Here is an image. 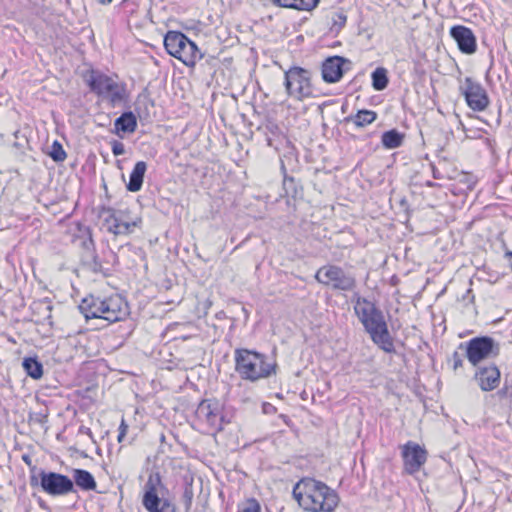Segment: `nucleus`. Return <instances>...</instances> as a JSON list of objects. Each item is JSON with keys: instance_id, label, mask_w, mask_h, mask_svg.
Here are the masks:
<instances>
[{"instance_id": "aec40b11", "label": "nucleus", "mask_w": 512, "mask_h": 512, "mask_svg": "<svg viewBox=\"0 0 512 512\" xmlns=\"http://www.w3.org/2000/svg\"><path fill=\"white\" fill-rule=\"evenodd\" d=\"M73 479L76 485L83 490H94L96 488V481L94 477L86 470L75 469L73 472Z\"/></svg>"}, {"instance_id": "a211bd4d", "label": "nucleus", "mask_w": 512, "mask_h": 512, "mask_svg": "<svg viewBox=\"0 0 512 512\" xmlns=\"http://www.w3.org/2000/svg\"><path fill=\"white\" fill-rule=\"evenodd\" d=\"M344 62V58L339 56L328 58L322 65L323 79L328 83L339 81L343 75Z\"/></svg>"}, {"instance_id": "f3484780", "label": "nucleus", "mask_w": 512, "mask_h": 512, "mask_svg": "<svg viewBox=\"0 0 512 512\" xmlns=\"http://www.w3.org/2000/svg\"><path fill=\"white\" fill-rule=\"evenodd\" d=\"M475 378L483 391H491L499 385L500 372L496 366H488L481 368Z\"/></svg>"}, {"instance_id": "2f4dec72", "label": "nucleus", "mask_w": 512, "mask_h": 512, "mask_svg": "<svg viewBox=\"0 0 512 512\" xmlns=\"http://www.w3.org/2000/svg\"><path fill=\"white\" fill-rule=\"evenodd\" d=\"M453 361H454L453 367H454L455 370L462 366V360H461V358L459 357V355L457 353H454Z\"/></svg>"}, {"instance_id": "f03ea898", "label": "nucleus", "mask_w": 512, "mask_h": 512, "mask_svg": "<svg viewBox=\"0 0 512 512\" xmlns=\"http://www.w3.org/2000/svg\"><path fill=\"white\" fill-rule=\"evenodd\" d=\"M354 311L372 341L383 351L391 353L394 344L382 312L366 298L355 295Z\"/></svg>"}, {"instance_id": "f8f14e48", "label": "nucleus", "mask_w": 512, "mask_h": 512, "mask_svg": "<svg viewBox=\"0 0 512 512\" xmlns=\"http://www.w3.org/2000/svg\"><path fill=\"white\" fill-rule=\"evenodd\" d=\"M467 358L472 365H477L482 360L497 353L494 341L489 337L474 338L467 344Z\"/></svg>"}, {"instance_id": "412c9836", "label": "nucleus", "mask_w": 512, "mask_h": 512, "mask_svg": "<svg viewBox=\"0 0 512 512\" xmlns=\"http://www.w3.org/2000/svg\"><path fill=\"white\" fill-rule=\"evenodd\" d=\"M137 127V121L133 113L127 112L122 114L115 121V129L117 132L132 133Z\"/></svg>"}, {"instance_id": "423d86ee", "label": "nucleus", "mask_w": 512, "mask_h": 512, "mask_svg": "<svg viewBox=\"0 0 512 512\" xmlns=\"http://www.w3.org/2000/svg\"><path fill=\"white\" fill-rule=\"evenodd\" d=\"M165 490L158 473H151L144 486L143 506L149 512H175V506L163 497Z\"/></svg>"}, {"instance_id": "7ed1b4c3", "label": "nucleus", "mask_w": 512, "mask_h": 512, "mask_svg": "<svg viewBox=\"0 0 512 512\" xmlns=\"http://www.w3.org/2000/svg\"><path fill=\"white\" fill-rule=\"evenodd\" d=\"M86 319L99 318L114 323L126 318L129 314L127 302L118 294L101 298L89 296L79 305Z\"/></svg>"}, {"instance_id": "f704fd0d", "label": "nucleus", "mask_w": 512, "mask_h": 512, "mask_svg": "<svg viewBox=\"0 0 512 512\" xmlns=\"http://www.w3.org/2000/svg\"><path fill=\"white\" fill-rule=\"evenodd\" d=\"M434 178H440L439 173H436V171H434Z\"/></svg>"}, {"instance_id": "c756f323", "label": "nucleus", "mask_w": 512, "mask_h": 512, "mask_svg": "<svg viewBox=\"0 0 512 512\" xmlns=\"http://www.w3.org/2000/svg\"><path fill=\"white\" fill-rule=\"evenodd\" d=\"M113 154L116 156L122 155L124 153V146L122 143L116 142L112 147Z\"/></svg>"}, {"instance_id": "dca6fc26", "label": "nucleus", "mask_w": 512, "mask_h": 512, "mask_svg": "<svg viewBox=\"0 0 512 512\" xmlns=\"http://www.w3.org/2000/svg\"><path fill=\"white\" fill-rule=\"evenodd\" d=\"M450 35L457 42L461 52L473 54L476 51V37L468 27L462 25L453 26L450 29Z\"/></svg>"}, {"instance_id": "1a4fd4ad", "label": "nucleus", "mask_w": 512, "mask_h": 512, "mask_svg": "<svg viewBox=\"0 0 512 512\" xmlns=\"http://www.w3.org/2000/svg\"><path fill=\"white\" fill-rule=\"evenodd\" d=\"M140 224L141 218H130L127 210L108 209L103 212V227L115 236L130 234Z\"/></svg>"}, {"instance_id": "ddd939ff", "label": "nucleus", "mask_w": 512, "mask_h": 512, "mask_svg": "<svg viewBox=\"0 0 512 512\" xmlns=\"http://www.w3.org/2000/svg\"><path fill=\"white\" fill-rule=\"evenodd\" d=\"M41 487L53 496L66 495L73 491V481L65 475L50 472L41 473Z\"/></svg>"}, {"instance_id": "f257e3e1", "label": "nucleus", "mask_w": 512, "mask_h": 512, "mask_svg": "<svg viewBox=\"0 0 512 512\" xmlns=\"http://www.w3.org/2000/svg\"><path fill=\"white\" fill-rule=\"evenodd\" d=\"M298 505L307 512H334L339 503L337 493L313 478L301 479L293 489Z\"/></svg>"}, {"instance_id": "393cba45", "label": "nucleus", "mask_w": 512, "mask_h": 512, "mask_svg": "<svg viewBox=\"0 0 512 512\" xmlns=\"http://www.w3.org/2000/svg\"><path fill=\"white\" fill-rule=\"evenodd\" d=\"M388 85L387 71L379 67L372 73V86L375 90H384Z\"/></svg>"}, {"instance_id": "bb28decb", "label": "nucleus", "mask_w": 512, "mask_h": 512, "mask_svg": "<svg viewBox=\"0 0 512 512\" xmlns=\"http://www.w3.org/2000/svg\"><path fill=\"white\" fill-rule=\"evenodd\" d=\"M51 158L56 162H62L66 159V152L64 151L62 145L55 141L52 144L51 151L49 152Z\"/></svg>"}, {"instance_id": "473e14b6", "label": "nucleus", "mask_w": 512, "mask_h": 512, "mask_svg": "<svg viewBox=\"0 0 512 512\" xmlns=\"http://www.w3.org/2000/svg\"><path fill=\"white\" fill-rule=\"evenodd\" d=\"M113 0H98L100 4L107 5L110 4Z\"/></svg>"}, {"instance_id": "9b49d317", "label": "nucleus", "mask_w": 512, "mask_h": 512, "mask_svg": "<svg viewBox=\"0 0 512 512\" xmlns=\"http://www.w3.org/2000/svg\"><path fill=\"white\" fill-rule=\"evenodd\" d=\"M223 405L216 399L203 400L197 407L196 416L205 422L211 432L222 430Z\"/></svg>"}, {"instance_id": "5701e85b", "label": "nucleus", "mask_w": 512, "mask_h": 512, "mask_svg": "<svg viewBox=\"0 0 512 512\" xmlns=\"http://www.w3.org/2000/svg\"><path fill=\"white\" fill-rule=\"evenodd\" d=\"M404 135L395 129L389 130L382 135V144L387 149H395L402 145Z\"/></svg>"}, {"instance_id": "20e7f679", "label": "nucleus", "mask_w": 512, "mask_h": 512, "mask_svg": "<svg viewBox=\"0 0 512 512\" xmlns=\"http://www.w3.org/2000/svg\"><path fill=\"white\" fill-rule=\"evenodd\" d=\"M236 371L246 380L256 381L274 372V365L268 363L264 355L242 349L236 351Z\"/></svg>"}, {"instance_id": "6ab92c4d", "label": "nucleus", "mask_w": 512, "mask_h": 512, "mask_svg": "<svg viewBox=\"0 0 512 512\" xmlns=\"http://www.w3.org/2000/svg\"><path fill=\"white\" fill-rule=\"evenodd\" d=\"M146 170L147 165L144 161H139L135 164L130 174L129 183L127 184L129 191L137 192L141 189Z\"/></svg>"}, {"instance_id": "72a5a7b5", "label": "nucleus", "mask_w": 512, "mask_h": 512, "mask_svg": "<svg viewBox=\"0 0 512 512\" xmlns=\"http://www.w3.org/2000/svg\"><path fill=\"white\" fill-rule=\"evenodd\" d=\"M434 178H440L439 173H436V171H434Z\"/></svg>"}, {"instance_id": "cd10ccee", "label": "nucleus", "mask_w": 512, "mask_h": 512, "mask_svg": "<svg viewBox=\"0 0 512 512\" xmlns=\"http://www.w3.org/2000/svg\"><path fill=\"white\" fill-rule=\"evenodd\" d=\"M241 512H261V506L255 499H249L246 501Z\"/></svg>"}, {"instance_id": "2eb2a0df", "label": "nucleus", "mask_w": 512, "mask_h": 512, "mask_svg": "<svg viewBox=\"0 0 512 512\" xmlns=\"http://www.w3.org/2000/svg\"><path fill=\"white\" fill-rule=\"evenodd\" d=\"M461 90L470 108L475 111H482L488 105V98L480 84L466 78Z\"/></svg>"}, {"instance_id": "9d476101", "label": "nucleus", "mask_w": 512, "mask_h": 512, "mask_svg": "<svg viewBox=\"0 0 512 512\" xmlns=\"http://www.w3.org/2000/svg\"><path fill=\"white\" fill-rule=\"evenodd\" d=\"M287 94L296 100H303L312 96L310 74L300 67H292L285 72L284 82Z\"/></svg>"}, {"instance_id": "a878e982", "label": "nucleus", "mask_w": 512, "mask_h": 512, "mask_svg": "<svg viewBox=\"0 0 512 512\" xmlns=\"http://www.w3.org/2000/svg\"><path fill=\"white\" fill-rule=\"evenodd\" d=\"M376 117L377 114L374 111L360 110L354 117H352V121L357 127H364L374 122Z\"/></svg>"}, {"instance_id": "c9c22d12", "label": "nucleus", "mask_w": 512, "mask_h": 512, "mask_svg": "<svg viewBox=\"0 0 512 512\" xmlns=\"http://www.w3.org/2000/svg\"><path fill=\"white\" fill-rule=\"evenodd\" d=\"M46 309L50 312L51 307L49 305L46 306Z\"/></svg>"}, {"instance_id": "4be33fe9", "label": "nucleus", "mask_w": 512, "mask_h": 512, "mask_svg": "<svg viewBox=\"0 0 512 512\" xmlns=\"http://www.w3.org/2000/svg\"><path fill=\"white\" fill-rule=\"evenodd\" d=\"M275 5L297 10H311L316 7L318 0H273Z\"/></svg>"}, {"instance_id": "39448f33", "label": "nucleus", "mask_w": 512, "mask_h": 512, "mask_svg": "<svg viewBox=\"0 0 512 512\" xmlns=\"http://www.w3.org/2000/svg\"><path fill=\"white\" fill-rule=\"evenodd\" d=\"M164 46L171 56L187 66H193L202 57L196 44L178 31H169L165 35Z\"/></svg>"}, {"instance_id": "c85d7f7f", "label": "nucleus", "mask_w": 512, "mask_h": 512, "mask_svg": "<svg viewBox=\"0 0 512 512\" xmlns=\"http://www.w3.org/2000/svg\"><path fill=\"white\" fill-rule=\"evenodd\" d=\"M184 498H185V503H186V509L188 510L191 507L192 498H193V492H192L191 489H186L185 490Z\"/></svg>"}, {"instance_id": "0eeeda50", "label": "nucleus", "mask_w": 512, "mask_h": 512, "mask_svg": "<svg viewBox=\"0 0 512 512\" xmlns=\"http://www.w3.org/2000/svg\"><path fill=\"white\" fill-rule=\"evenodd\" d=\"M87 83L93 92L112 104L124 99L125 89L123 85L107 75L92 72L87 79Z\"/></svg>"}, {"instance_id": "4468645a", "label": "nucleus", "mask_w": 512, "mask_h": 512, "mask_svg": "<svg viewBox=\"0 0 512 512\" xmlns=\"http://www.w3.org/2000/svg\"><path fill=\"white\" fill-rule=\"evenodd\" d=\"M404 469L409 474L418 472L427 460V451L419 444L409 441L402 446Z\"/></svg>"}, {"instance_id": "6e6552de", "label": "nucleus", "mask_w": 512, "mask_h": 512, "mask_svg": "<svg viewBox=\"0 0 512 512\" xmlns=\"http://www.w3.org/2000/svg\"><path fill=\"white\" fill-rule=\"evenodd\" d=\"M316 280L326 286L341 291H353L356 287L355 277L334 265L321 267L315 275Z\"/></svg>"}, {"instance_id": "7c9ffc66", "label": "nucleus", "mask_w": 512, "mask_h": 512, "mask_svg": "<svg viewBox=\"0 0 512 512\" xmlns=\"http://www.w3.org/2000/svg\"><path fill=\"white\" fill-rule=\"evenodd\" d=\"M127 429H128V426L125 424L124 420H122L121 425L119 427V430H120V433H119V436H118V441L119 442L122 441L123 437L126 434Z\"/></svg>"}, {"instance_id": "b1692460", "label": "nucleus", "mask_w": 512, "mask_h": 512, "mask_svg": "<svg viewBox=\"0 0 512 512\" xmlns=\"http://www.w3.org/2000/svg\"><path fill=\"white\" fill-rule=\"evenodd\" d=\"M22 366L26 373L33 379H39L43 375L42 364L35 358H25L23 360Z\"/></svg>"}]
</instances>
